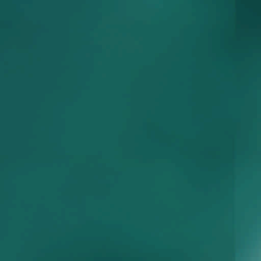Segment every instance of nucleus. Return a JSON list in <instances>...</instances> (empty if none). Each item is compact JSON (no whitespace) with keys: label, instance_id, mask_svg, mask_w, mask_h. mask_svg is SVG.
<instances>
[{"label":"nucleus","instance_id":"obj_1","mask_svg":"<svg viewBox=\"0 0 261 261\" xmlns=\"http://www.w3.org/2000/svg\"><path fill=\"white\" fill-rule=\"evenodd\" d=\"M125 85H222L224 89V186H228V83H125Z\"/></svg>","mask_w":261,"mask_h":261},{"label":"nucleus","instance_id":"obj_2","mask_svg":"<svg viewBox=\"0 0 261 261\" xmlns=\"http://www.w3.org/2000/svg\"><path fill=\"white\" fill-rule=\"evenodd\" d=\"M236 85H261V83H229V118H230V93ZM230 140V121L229 120V140ZM229 186H230V143H229Z\"/></svg>","mask_w":261,"mask_h":261},{"label":"nucleus","instance_id":"obj_3","mask_svg":"<svg viewBox=\"0 0 261 261\" xmlns=\"http://www.w3.org/2000/svg\"><path fill=\"white\" fill-rule=\"evenodd\" d=\"M230 5L229 4V8ZM230 23L229 22V31ZM229 82H261V80H234L230 73V36H229Z\"/></svg>","mask_w":261,"mask_h":261},{"label":"nucleus","instance_id":"obj_4","mask_svg":"<svg viewBox=\"0 0 261 261\" xmlns=\"http://www.w3.org/2000/svg\"><path fill=\"white\" fill-rule=\"evenodd\" d=\"M242 257H243V251H240L237 254V261H242Z\"/></svg>","mask_w":261,"mask_h":261},{"label":"nucleus","instance_id":"obj_5","mask_svg":"<svg viewBox=\"0 0 261 261\" xmlns=\"http://www.w3.org/2000/svg\"><path fill=\"white\" fill-rule=\"evenodd\" d=\"M216 66H217L215 62H213V63L211 64V65H210V68L211 70H215V68H216Z\"/></svg>","mask_w":261,"mask_h":261}]
</instances>
